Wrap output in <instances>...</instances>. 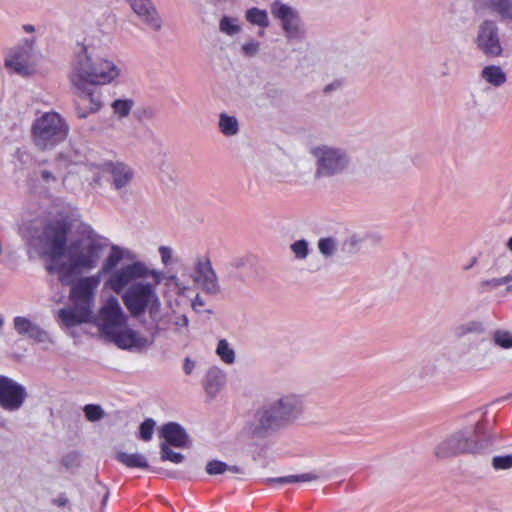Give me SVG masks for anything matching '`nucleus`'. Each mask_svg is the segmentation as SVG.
Wrapping results in <instances>:
<instances>
[{
  "label": "nucleus",
  "mask_w": 512,
  "mask_h": 512,
  "mask_svg": "<svg viewBox=\"0 0 512 512\" xmlns=\"http://www.w3.org/2000/svg\"><path fill=\"white\" fill-rule=\"evenodd\" d=\"M261 49L260 41L256 39H249L245 41L240 47V54L245 58L256 57Z\"/></svg>",
  "instance_id": "c756f323"
},
{
  "label": "nucleus",
  "mask_w": 512,
  "mask_h": 512,
  "mask_svg": "<svg viewBox=\"0 0 512 512\" xmlns=\"http://www.w3.org/2000/svg\"><path fill=\"white\" fill-rule=\"evenodd\" d=\"M495 469H508L512 467V455L497 456L493 458Z\"/></svg>",
  "instance_id": "ea45409f"
},
{
  "label": "nucleus",
  "mask_w": 512,
  "mask_h": 512,
  "mask_svg": "<svg viewBox=\"0 0 512 512\" xmlns=\"http://www.w3.org/2000/svg\"><path fill=\"white\" fill-rule=\"evenodd\" d=\"M270 12L274 18L280 21L284 35L288 40L301 41L305 38V26L293 7L276 0L271 3Z\"/></svg>",
  "instance_id": "1a4fd4ad"
},
{
  "label": "nucleus",
  "mask_w": 512,
  "mask_h": 512,
  "mask_svg": "<svg viewBox=\"0 0 512 512\" xmlns=\"http://www.w3.org/2000/svg\"><path fill=\"white\" fill-rule=\"evenodd\" d=\"M481 77L485 82L495 87H500L507 81L506 73L497 65L485 66L481 71Z\"/></svg>",
  "instance_id": "412c9836"
},
{
  "label": "nucleus",
  "mask_w": 512,
  "mask_h": 512,
  "mask_svg": "<svg viewBox=\"0 0 512 512\" xmlns=\"http://www.w3.org/2000/svg\"><path fill=\"white\" fill-rule=\"evenodd\" d=\"M245 18L253 25H257L262 28L269 26V18L267 12L256 7L248 9L246 11Z\"/></svg>",
  "instance_id": "bb28decb"
},
{
  "label": "nucleus",
  "mask_w": 512,
  "mask_h": 512,
  "mask_svg": "<svg viewBox=\"0 0 512 512\" xmlns=\"http://www.w3.org/2000/svg\"><path fill=\"white\" fill-rule=\"evenodd\" d=\"M206 472L209 475H220L225 472L239 474V473H242L243 471L239 466H236V465L230 466V465H227L225 462H222L219 460H212L207 463Z\"/></svg>",
  "instance_id": "a878e982"
},
{
  "label": "nucleus",
  "mask_w": 512,
  "mask_h": 512,
  "mask_svg": "<svg viewBox=\"0 0 512 512\" xmlns=\"http://www.w3.org/2000/svg\"><path fill=\"white\" fill-rule=\"evenodd\" d=\"M85 417L91 422L100 420L104 416V411L99 405L88 404L83 408Z\"/></svg>",
  "instance_id": "f704fd0d"
},
{
  "label": "nucleus",
  "mask_w": 512,
  "mask_h": 512,
  "mask_svg": "<svg viewBox=\"0 0 512 512\" xmlns=\"http://www.w3.org/2000/svg\"><path fill=\"white\" fill-rule=\"evenodd\" d=\"M80 90L76 100V114L79 118H87L89 114L98 112L102 107L101 93L85 86L77 87Z\"/></svg>",
  "instance_id": "f3484780"
},
{
  "label": "nucleus",
  "mask_w": 512,
  "mask_h": 512,
  "mask_svg": "<svg viewBox=\"0 0 512 512\" xmlns=\"http://www.w3.org/2000/svg\"><path fill=\"white\" fill-rule=\"evenodd\" d=\"M155 422L152 419H146L140 425V437L144 441H149L152 438Z\"/></svg>",
  "instance_id": "58836bf2"
},
{
  "label": "nucleus",
  "mask_w": 512,
  "mask_h": 512,
  "mask_svg": "<svg viewBox=\"0 0 512 512\" xmlns=\"http://www.w3.org/2000/svg\"><path fill=\"white\" fill-rule=\"evenodd\" d=\"M482 330V324L480 322H470L467 325L458 327L456 329V335L461 337L467 333H480Z\"/></svg>",
  "instance_id": "4c0bfd02"
},
{
  "label": "nucleus",
  "mask_w": 512,
  "mask_h": 512,
  "mask_svg": "<svg viewBox=\"0 0 512 512\" xmlns=\"http://www.w3.org/2000/svg\"><path fill=\"white\" fill-rule=\"evenodd\" d=\"M216 353L226 364H232L235 361V352L229 347V344L225 339L219 340Z\"/></svg>",
  "instance_id": "c85d7f7f"
},
{
  "label": "nucleus",
  "mask_w": 512,
  "mask_h": 512,
  "mask_svg": "<svg viewBox=\"0 0 512 512\" xmlns=\"http://www.w3.org/2000/svg\"><path fill=\"white\" fill-rule=\"evenodd\" d=\"M146 115L148 118H152L153 117V111L151 109H148L147 112H146Z\"/></svg>",
  "instance_id": "de8ad7c7"
},
{
  "label": "nucleus",
  "mask_w": 512,
  "mask_h": 512,
  "mask_svg": "<svg viewBox=\"0 0 512 512\" xmlns=\"http://www.w3.org/2000/svg\"><path fill=\"white\" fill-rule=\"evenodd\" d=\"M67 459H68V457H66V458H64V459H63V464H64L66 467H68V466H69Z\"/></svg>",
  "instance_id": "8fccbe9b"
},
{
  "label": "nucleus",
  "mask_w": 512,
  "mask_h": 512,
  "mask_svg": "<svg viewBox=\"0 0 512 512\" xmlns=\"http://www.w3.org/2000/svg\"><path fill=\"white\" fill-rule=\"evenodd\" d=\"M204 291H205V292H207V293H209V292H211L212 290L206 289V290H204Z\"/></svg>",
  "instance_id": "864d4df0"
},
{
  "label": "nucleus",
  "mask_w": 512,
  "mask_h": 512,
  "mask_svg": "<svg viewBox=\"0 0 512 512\" xmlns=\"http://www.w3.org/2000/svg\"><path fill=\"white\" fill-rule=\"evenodd\" d=\"M316 178H332L349 173L353 167L351 153L340 146L321 144L311 149Z\"/></svg>",
  "instance_id": "6e6552de"
},
{
  "label": "nucleus",
  "mask_w": 512,
  "mask_h": 512,
  "mask_svg": "<svg viewBox=\"0 0 512 512\" xmlns=\"http://www.w3.org/2000/svg\"><path fill=\"white\" fill-rule=\"evenodd\" d=\"M184 459V456L181 453L174 452L169 448L166 443L161 444V460L162 461H170L172 463L178 464L181 463Z\"/></svg>",
  "instance_id": "72a5a7b5"
},
{
  "label": "nucleus",
  "mask_w": 512,
  "mask_h": 512,
  "mask_svg": "<svg viewBox=\"0 0 512 512\" xmlns=\"http://www.w3.org/2000/svg\"><path fill=\"white\" fill-rule=\"evenodd\" d=\"M318 478L317 475L313 473H303L300 475H289V476H283V477H276V478H267L265 482L268 485H284V484H290V483H297V482H310L313 480H316Z\"/></svg>",
  "instance_id": "393cba45"
},
{
  "label": "nucleus",
  "mask_w": 512,
  "mask_h": 512,
  "mask_svg": "<svg viewBox=\"0 0 512 512\" xmlns=\"http://www.w3.org/2000/svg\"><path fill=\"white\" fill-rule=\"evenodd\" d=\"M35 63L32 41L25 40L22 44L11 49L5 59L6 67L20 75H29Z\"/></svg>",
  "instance_id": "ddd939ff"
},
{
  "label": "nucleus",
  "mask_w": 512,
  "mask_h": 512,
  "mask_svg": "<svg viewBox=\"0 0 512 512\" xmlns=\"http://www.w3.org/2000/svg\"><path fill=\"white\" fill-rule=\"evenodd\" d=\"M13 324L15 331L21 336L28 337L38 343L45 342L48 339L47 332L26 317L16 316L13 319Z\"/></svg>",
  "instance_id": "a211bd4d"
},
{
  "label": "nucleus",
  "mask_w": 512,
  "mask_h": 512,
  "mask_svg": "<svg viewBox=\"0 0 512 512\" xmlns=\"http://www.w3.org/2000/svg\"><path fill=\"white\" fill-rule=\"evenodd\" d=\"M133 105L130 99H117L112 103V109L116 115L123 118L129 115Z\"/></svg>",
  "instance_id": "2f4dec72"
},
{
  "label": "nucleus",
  "mask_w": 512,
  "mask_h": 512,
  "mask_svg": "<svg viewBox=\"0 0 512 512\" xmlns=\"http://www.w3.org/2000/svg\"><path fill=\"white\" fill-rule=\"evenodd\" d=\"M474 44L479 52L486 57H500L503 54L499 27L495 21L483 20L477 27Z\"/></svg>",
  "instance_id": "9d476101"
},
{
  "label": "nucleus",
  "mask_w": 512,
  "mask_h": 512,
  "mask_svg": "<svg viewBox=\"0 0 512 512\" xmlns=\"http://www.w3.org/2000/svg\"><path fill=\"white\" fill-rule=\"evenodd\" d=\"M181 320H182L181 324H183L185 326L188 324V319L185 316Z\"/></svg>",
  "instance_id": "09e8293b"
},
{
  "label": "nucleus",
  "mask_w": 512,
  "mask_h": 512,
  "mask_svg": "<svg viewBox=\"0 0 512 512\" xmlns=\"http://www.w3.org/2000/svg\"><path fill=\"white\" fill-rule=\"evenodd\" d=\"M25 29H26L27 31H33V27H32V26H25Z\"/></svg>",
  "instance_id": "3c124183"
},
{
  "label": "nucleus",
  "mask_w": 512,
  "mask_h": 512,
  "mask_svg": "<svg viewBox=\"0 0 512 512\" xmlns=\"http://www.w3.org/2000/svg\"><path fill=\"white\" fill-rule=\"evenodd\" d=\"M290 248L298 260L306 259L309 254V244L304 239L295 241L291 244Z\"/></svg>",
  "instance_id": "473e14b6"
},
{
  "label": "nucleus",
  "mask_w": 512,
  "mask_h": 512,
  "mask_svg": "<svg viewBox=\"0 0 512 512\" xmlns=\"http://www.w3.org/2000/svg\"><path fill=\"white\" fill-rule=\"evenodd\" d=\"M194 367H195L194 361H192L189 357L185 358L184 364H183V370L187 375L192 373Z\"/></svg>",
  "instance_id": "37998d69"
},
{
  "label": "nucleus",
  "mask_w": 512,
  "mask_h": 512,
  "mask_svg": "<svg viewBox=\"0 0 512 512\" xmlns=\"http://www.w3.org/2000/svg\"><path fill=\"white\" fill-rule=\"evenodd\" d=\"M67 502H68V500L65 497H63V496H60V497H58V498L53 500V503L55 505H57L58 507L65 506L67 504Z\"/></svg>",
  "instance_id": "c03bdc74"
},
{
  "label": "nucleus",
  "mask_w": 512,
  "mask_h": 512,
  "mask_svg": "<svg viewBox=\"0 0 512 512\" xmlns=\"http://www.w3.org/2000/svg\"><path fill=\"white\" fill-rule=\"evenodd\" d=\"M219 131L226 137H232L239 133V122L235 116L220 113L218 122Z\"/></svg>",
  "instance_id": "5701e85b"
},
{
  "label": "nucleus",
  "mask_w": 512,
  "mask_h": 512,
  "mask_svg": "<svg viewBox=\"0 0 512 512\" xmlns=\"http://www.w3.org/2000/svg\"><path fill=\"white\" fill-rule=\"evenodd\" d=\"M117 246L91 227L72 239L66 248L64 260L59 265V277L64 285L78 283L76 288H110L109 275L103 273V265L111 247Z\"/></svg>",
  "instance_id": "7ed1b4c3"
},
{
  "label": "nucleus",
  "mask_w": 512,
  "mask_h": 512,
  "mask_svg": "<svg viewBox=\"0 0 512 512\" xmlns=\"http://www.w3.org/2000/svg\"><path fill=\"white\" fill-rule=\"evenodd\" d=\"M477 451V442L467 438L462 432H459L443 441L439 445L436 454L438 457H450L462 453H475Z\"/></svg>",
  "instance_id": "2eb2a0df"
},
{
  "label": "nucleus",
  "mask_w": 512,
  "mask_h": 512,
  "mask_svg": "<svg viewBox=\"0 0 512 512\" xmlns=\"http://www.w3.org/2000/svg\"><path fill=\"white\" fill-rule=\"evenodd\" d=\"M506 247L510 252H512V236L508 239Z\"/></svg>",
  "instance_id": "49530a36"
},
{
  "label": "nucleus",
  "mask_w": 512,
  "mask_h": 512,
  "mask_svg": "<svg viewBox=\"0 0 512 512\" xmlns=\"http://www.w3.org/2000/svg\"><path fill=\"white\" fill-rule=\"evenodd\" d=\"M217 378H218V376L216 374L212 375L210 373L206 377L204 387H205L206 392H208L209 394H212L218 390L219 383L218 382L214 383V379L216 380Z\"/></svg>",
  "instance_id": "a19ab883"
},
{
  "label": "nucleus",
  "mask_w": 512,
  "mask_h": 512,
  "mask_svg": "<svg viewBox=\"0 0 512 512\" xmlns=\"http://www.w3.org/2000/svg\"><path fill=\"white\" fill-rule=\"evenodd\" d=\"M127 2L137 17L151 30H161L163 21L151 0H127Z\"/></svg>",
  "instance_id": "dca6fc26"
},
{
  "label": "nucleus",
  "mask_w": 512,
  "mask_h": 512,
  "mask_svg": "<svg viewBox=\"0 0 512 512\" xmlns=\"http://www.w3.org/2000/svg\"><path fill=\"white\" fill-rule=\"evenodd\" d=\"M94 290H70L69 305L58 312L67 327L93 322L103 337L121 349H142L150 342L127 325L118 300L109 298L98 314H93Z\"/></svg>",
  "instance_id": "f03ea898"
},
{
  "label": "nucleus",
  "mask_w": 512,
  "mask_h": 512,
  "mask_svg": "<svg viewBox=\"0 0 512 512\" xmlns=\"http://www.w3.org/2000/svg\"><path fill=\"white\" fill-rule=\"evenodd\" d=\"M27 397L25 388L9 377L0 375V406L8 411L18 410Z\"/></svg>",
  "instance_id": "4468645a"
},
{
  "label": "nucleus",
  "mask_w": 512,
  "mask_h": 512,
  "mask_svg": "<svg viewBox=\"0 0 512 512\" xmlns=\"http://www.w3.org/2000/svg\"><path fill=\"white\" fill-rule=\"evenodd\" d=\"M102 171L107 175L111 188L120 196L128 193L134 180V169L124 162L107 161L102 164Z\"/></svg>",
  "instance_id": "9b49d317"
},
{
  "label": "nucleus",
  "mask_w": 512,
  "mask_h": 512,
  "mask_svg": "<svg viewBox=\"0 0 512 512\" xmlns=\"http://www.w3.org/2000/svg\"><path fill=\"white\" fill-rule=\"evenodd\" d=\"M65 118L55 111L36 116L30 127V140L37 151L48 152L61 145L69 135Z\"/></svg>",
  "instance_id": "0eeeda50"
},
{
  "label": "nucleus",
  "mask_w": 512,
  "mask_h": 512,
  "mask_svg": "<svg viewBox=\"0 0 512 512\" xmlns=\"http://www.w3.org/2000/svg\"><path fill=\"white\" fill-rule=\"evenodd\" d=\"M219 30L223 34L233 37L239 34L242 28L237 18L223 16L219 21Z\"/></svg>",
  "instance_id": "cd10ccee"
},
{
  "label": "nucleus",
  "mask_w": 512,
  "mask_h": 512,
  "mask_svg": "<svg viewBox=\"0 0 512 512\" xmlns=\"http://www.w3.org/2000/svg\"><path fill=\"white\" fill-rule=\"evenodd\" d=\"M301 412V403L294 396L280 399L269 409L256 412L253 421L248 422L241 431V437L247 440L261 439L275 431Z\"/></svg>",
  "instance_id": "423d86ee"
},
{
  "label": "nucleus",
  "mask_w": 512,
  "mask_h": 512,
  "mask_svg": "<svg viewBox=\"0 0 512 512\" xmlns=\"http://www.w3.org/2000/svg\"><path fill=\"white\" fill-rule=\"evenodd\" d=\"M512 281V276L507 275L505 277L500 278H492L491 280L487 281V285L490 286H502Z\"/></svg>",
  "instance_id": "79ce46f5"
},
{
  "label": "nucleus",
  "mask_w": 512,
  "mask_h": 512,
  "mask_svg": "<svg viewBox=\"0 0 512 512\" xmlns=\"http://www.w3.org/2000/svg\"><path fill=\"white\" fill-rule=\"evenodd\" d=\"M192 305H193V308H194L195 310H197V311H199V310H200V307H202V306L204 305V304H203V302H202V300L200 299V296H199V295H197V296L195 297V300L193 301V304H192Z\"/></svg>",
  "instance_id": "a18cd8bd"
},
{
  "label": "nucleus",
  "mask_w": 512,
  "mask_h": 512,
  "mask_svg": "<svg viewBox=\"0 0 512 512\" xmlns=\"http://www.w3.org/2000/svg\"><path fill=\"white\" fill-rule=\"evenodd\" d=\"M70 224L63 218L49 220L43 223L40 220H33L20 227V234L27 245L35 253L52 262L64 257L68 246V233Z\"/></svg>",
  "instance_id": "20e7f679"
},
{
  "label": "nucleus",
  "mask_w": 512,
  "mask_h": 512,
  "mask_svg": "<svg viewBox=\"0 0 512 512\" xmlns=\"http://www.w3.org/2000/svg\"><path fill=\"white\" fill-rule=\"evenodd\" d=\"M161 267H154L128 248L112 246L103 265L109 275L110 288L151 289L157 287L185 289L219 288V278L206 254H197L190 263L182 260L175 249L160 245L157 249Z\"/></svg>",
  "instance_id": "f257e3e1"
},
{
  "label": "nucleus",
  "mask_w": 512,
  "mask_h": 512,
  "mask_svg": "<svg viewBox=\"0 0 512 512\" xmlns=\"http://www.w3.org/2000/svg\"><path fill=\"white\" fill-rule=\"evenodd\" d=\"M485 7L497 14L502 20L512 19V1L511 0H487Z\"/></svg>",
  "instance_id": "4be33fe9"
},
{
  "label": "nucleus",
  "mask_w": 512,
  "mask_h": 512,
  "mask_svg": "<svg viewBox=\"0 0 512 512\" xmlns=\"http://www.w3.org/2000/svg\"><path fill=\"white\" fill-rule=\"evenodd\" d=\"M495 343L502 348L512 347V334L509 332L498 331L494 335Z\"/></svg>",
  "instance_id": "e433bc0d"
},
{
  "label": "nucleus",
  "mask_w": 512,
  "mask_h": 512,
  "mask_svg": "<svg viewBox=\"0 0 512 512\" xmlns=\"http://www.w3.org/2000/svg\"><path fill=\"white\" fill-rule=\"evenodd\" d=\"M16 165L21 168L28 166L32 162V155L29 151L22 148H17L13 154Z\"/></svg>",
  "instance_id": "c9c22d12"
},
{
  "label": "nucleus",
  "mask_w": 512,
  "mask_h": 512,
  "mask_svg": "<svg viewBox=\"0 0 512 512\" xmlns=\"http://www.w3.org/2000/svg\"><path fill=\"white\" fill-rule=\"evenodd\" d=\"M116 459L128 468L147 469L149 467L146 457L138 453L118 452Z\"/></svg>",
  "instance_id": "b1692460"
},
{
  "label": "nucleus",
  "mask_w": 512,
  "mask_h": 512,
  "mask_svg": "<svg viewBox=\"0 0 512 512\" xmlns=\"http://www.w3.org/2000/svg\"><path fill=\"white\" fill-rule=\"evenodd\" d=\"M337 241L332 237L321 238L318 241V249L325 257H332L337 251Z\"/></svg>",
  "instance_id": "7c9ffc66"
},
{
  "label": "nucleus",
  "mask_w": 512,
  "mask_h": 512,
  "mask_svg": "<svg viewBox=\"0 0 512 512\" xmlns=\"http://www.w3.org/2000/svg\"><path fill=\"white\" fill-rule=\"evenodd\" d=\"M71 161L67 158L64 152H59L55 155L49 169H42L40 171V178L46 185L57 183L58 179L62 176L64 170L69 166Z\"/></svg>",
  "instance_id": "6ab92c4d"
},
{
  "label": "nucleus",
  "mask_w": 512,
  "mask_h": 512,
  "mask_svg": "<svg viewBox=\"0 0 512 512\" xmlns=\"http://www.w3.org/2000/svg\"><path fill=\"white\" fill-rule=\"evenodd\" d=\"M161 436L166 444L174 447H184L188 441V436L184 429L175 422H169L161 428Z\"/></svg>",
  "instance_id": "aec40b11"
},
{
  "label": "nucleus",
  "mask_w": 512,
  "mask_h": 512,
  "mask_svg": "<svg viewBox=\"0 0 512 512\" xmlns=\"http://www.w3.org/2000/svg\"><path fill=\"white\" fill-rule=\"evenodd\" d=\"M356 242H357V241H356L354 238H352V239H351V243H352V244H355Z\"/></svg>",
  "instance_id": "603ef678"
},
{
  "label": "nucleus",
  "mask_w": 512,
  "mask_h": 512,
  "mask_svg": "<svg viewBox=\"0 0 512 512\" xmlns=\"http://www.w3.org/2000/svg\"><path fill=\"white\" fill-rule=\"evenodd\" d=\"M123 302L133 316H138L146 309L151 315L157 313L160 303L154 294V290H126Z\"/></svg>",
  "instance_id": "f8f14e48"
},
{
  "label": "nucleus",
  "mask_w": 512,
  "mask_h": 512,
  "mask_svg": "<svg viewBox=\"0 0 512 512\" xmlns=\"http://www.w3.org/2000/svg\"><path fill=\"white\" fill-rule=\"evenodd\" d=\"M120 75V68L106 58L99 44L87 42L81 45L76 56L71 80L76 87L91 85H106Z\"/></svg>",
  "instance_id": "39448f33"
}]
</instances>
